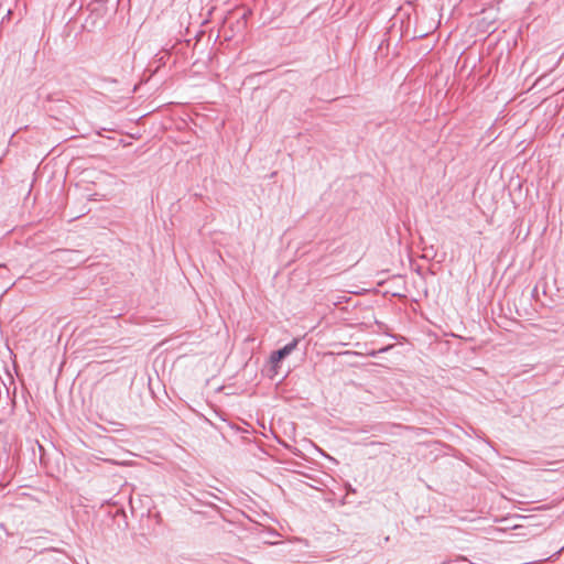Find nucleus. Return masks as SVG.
I'll use <instances>...</instances> for the list:
<instances>
[{"mask_svg":"<svg viewBox=\"0 0 564 564\" xmlns=\"http://www.w3.org/2000/svg\"><path fill=\"white\" fill-rule=\"evenodd\" d=\"M297 341L294 340L291 344L285 345L283 348L274 351L271 357L270 361L273 366H278V364L288 355H290L296 347Z\"/></svg>","mask_w":564,"mask_h":564,"instance_id":"1","label":"nucleus"}]
</instances>
